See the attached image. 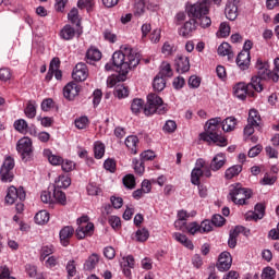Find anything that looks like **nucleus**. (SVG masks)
Instances as JSON below:
<instances>
[{
	"label": "nucleus",
	"instance_id": "obj_1",
	"mask_svg": "<svg viewBox=\"0 0 279 279\" xmlns=\"http://www.w3.org/2000/svg\"><path fill=\"white\" fill-rule=\"evenodd\" d=\"M113 66L118 69V81L125 82L132 69H136L141 63V54L130 46H122L121 50L112 54Z\"/></svg>",
	"mask_w": 279,
	"mask_h": 279
},
{
	"label": "nucleus",
	"instance_id": "obj_2",
	"mask_svg": "<svg viewBox=\"0 0 279 279\" xmlns=\"http://www.w3.org/2000/svg\"><path fill=\"white\" fill-rule=\"evenodd\" d=\"M206 131L201 133V141L206 143H214L218 147H226L228 145V140L221 136V118H211L206 123Z\"/></svg>",
	"mask_w": 279,
	"mask_h": 279
},
{
	"label": "nucleus",
	"instance_id": "obj_3",
	"mask_svg": "<svg viewBox=\"0 0 279 279\" xmlns=\"http://www.w3.org/2000/svg\"><path fill=\"white\" fill-rule=\"evenodd\" d=\"M256 69L257 75L251 78L250 86H252L256 93H263V82L272 80V71L269 70V63L263 62L260 59H257Z\"/></svg>",
	"mask_w": 279,
	"mask_h": 279
},
{
	"label": "nucleus",
	"instance_id": "obj_4",
	"mask_svg": "<svg viewBox=\"0 0 279 279\" xmlns=\"http://www.w3.org/2000/svg\"><path fill=\"white\" fill-rule=\"evenodd\" d=\"M148 106L144 108V114L151 117V114H167V105L162 101V98L156 94H149L147 96Z\"/></svg>",
	"mask_w": 279,
	"mask_h": 279
},
{
	"label": "nucleus",
	"instance_id": "obj_5",
	"mask_svg": "<svg viewBox=\"0 0 279 279\" xmlns=\"http://www.w3.org/2000/svg\"><path fill=\"white\" fill-rule=\"evenodd\" d=\"M229 197L233 204L245 206L247 199L252 197V190L242 187L241 184L238 183L230 190Z\"/></svg>",
	"mask_w": 279,
	"mask_h": 279
},
{
	"label": "nucleus",
	"instance_id": "obj_6",
	"mask_svg": "<svg viewBox=\"0 0 279 279\" xmlns=\"http://www.w3.org/2000/svg\"><path fill=\"white\" fill-rule=\"evenodd\" d=\"M213 178V172H210V168L206 166V161L204 159H197L194 169L191 172V182L194 186H199L201 181L199 178Z\"/></svg>",
	"mask_w": 279,
	"mask_h": 279
},
{
	"label": "nucleus",
	"instance_id": "obj_7",
	"mask_svg": "<svg viewBox=\"0 0 279 279\" xmlns=\"http://www.w3.org/2000/svg\"><path fill=\"white\" fill-rule=\"evenodd\" d=\"M210 0H198L194 4L186 5L185 11L190 19L196 20L202 19L204 14H208L210 12L208 8V2Z\"/></svg>",
	"mask_w": 279,
	"mask_h": 279
},
{
	"label": "nucleus",
	"instance_id": "obj_8",
	"mask_svg": "<svg viewBox=\"0 0 279 279\" xmlns=\"http://www.w3.org/2000/svg\"><path fill=\"white\" fill-rule=\"evenodd\" d=\"M16 149L22 156L24 162H29L34 156V149L32 148V140L28 137L21 138L17 142Z\"/></svg>",
	"mask_w": 279,
	"mask_h": 279
},
{
	"label": "nucleus",
	"instance_id": "obj_9",
	"mask_svg": "<svg viewBox=\"0 0 279 279\" xmlns=\"http://www.w3.org/2000/svg\"><path fill=\"white\" fill-rule=\"evenodd\" d=\"M14 158L8 156L1 168H0V178L2 182H12L14 180Z\"/></svg>",
	"mask_w": 279,
	"mask_h": 279
},
{
	"label": "nucleus",
	"instance_id": "obj_10",
	"mask_svg": "<svg viewBox=\"0 0 279 279\" xmlns=\"http://www.w3.org/2000/svg\"><path fill=\"white\" fill-rule=\"evenodd\" d=\"M26 197L25 189L23 186H20L16 189L14 185L10 186L8 190V194L5 196L7 204H14L17 199L20 202H24Z\"/></svg>",
	"mask_w": 279,
	"mask_h": 279
},
{
	"label": "nucleus",
	"instance_id": "obj_11",
	"mask_svg": "<svg viewBox=\"0 0 279 279\" xmlns=\"http://www.w3.org/2000/svg\"><path fill=\"white\" fill-rule=\"evenodd\" d=\"M82 87L77 83L70 82L63 88V97L69 101H73L80 95Z\"/></svg>",
	"mask_w": 279,
	"mask_h": 279
},
{
	"label": "nucleus",
	"instance_id": "obj_12",
	"mask_svg": "<svg viewBox=\"0 0 279 279\" xmlns=\"http://www.w3.org/2000/svg\"><path fill=\"white\" fill-rule=\"evenodd\" d=\"M174 66L177 73H189V71H191V61L189 57L178 54L174 60Z\"/></svg>",
	"mask_w": 279,
	"mask_h": 279
},
{
	"label": "nucleus",
	"instance_id": "obj_13",
	"mask_svg": "<svg viewBox=\"0 0 279 279\" xmlns=\"http://www.w3.org/2000/svg\"><path fill=\"white\" fill-rule=\"evenodd\" d=\"M72 77L75 82H85L88 77V68L86 63H77L72 72Z\"/></svg>",
	"mask_w": 279,
	"mask_h": 279
},
{
	"label": "nucleus",
	"instance_id": "obj_14",
	"mask_svg": "<svg viewBox=\"0 0 279 279\" xmlns=\"http://www.w3.org/2000/svg\"><path fill=\"white\" fill-rule=\"evenodd\" d=\"M239 0H229L226 9H225V14L226 17L229 21H236V16H239Z\"/></svg>",
	"mask_w": 279,
	"mask_h": 279
},
{
	"label": "nucleus",
	"instance_id": "obj_15",
	"mask_svg": "<svg viewBox=\"0 0 279 279\" xmlns=\"http://www.w3.org/2000/svg\"><path fill=\"white\" fill-rule=\"evenodd\" d=\"M216 267L219 271H228L232 267V255L229 252H222Z\"/></svg>",
	"mask_w": 279,
	"mask_h": 279
},
{
	"label": "nucleus",
	"instance_id": "obj_16",
	"mask_svg": "<svg viewBox=\"0 0 279 279\" xmlns=\"http://www.w3.org/2000/svg\"><path fill=\"white\" fill-rule=\"evenodd\" d=\"M254 88L253 86H250V83L246 85L245 83H238L234 87V95L238 97V99H245L247 95H254V93L250 94V90Z\"/></svg>",
	"mask_w": 279,
	"mask_h": 279
},
{
	"label": "nucleus",
	"instance_id": "obj_17",
	"mask_svg": "<svg viewBox=\"0 0 279 279\" xmlns=\"http://www.w3.org/2000/svg\"><path fill=\"white\" fill-rule=\"evenodd\" d=\"M73 234H75V229H73L71 226H66L61 229L59 236L63 247H68Z\"/></svg>",
	"mask_w": 279,
	"mask_h": 279
},
{
	"label": "nucleus",
	"instance_id": "obj_18",
	"mask_svg": "<svg viewBox=\"0 0 279 279\" xmlns=\"http://www.w3.org/2000/svg\"><path fill=\"white\" fill-rule=\"evenodd\" d=\"M197 29V21L193 20V17L185 22L183 27H181L179 34L180 36H182L183 38H189V36H191V34H193V32H195Z\"/></svg>",
	"mask_w": 279,
	"mask_h": 279
},
{
	"label": "nucleus",
	"instance_id": "obj_19",
	"mask_svg": "<svg viewBox=\"0 0 279 279\" xmlns=\"http://www.w3.org/2000/svg\"><path fill=\"white\" fill-rule=\"evenodd\" d=\"M226 154L220 153L217 154L213 159L210 165L208 166V169L211 171H219L225 165H226Z\"/></svg>",
	"mask_w": 279,
	"mask_h": 279
},
{
	"label": "nucleus",
	"instance_id": "obj_20",
	"mask_svg": "<svg viewBox=\"0 0 279 279\" xmlns=\"http://www.w3.org/2000/svg\"><path fill=\"white\" fill-rule=\"evenodd\" d=\"M235 62L239 69H241V71H247V69H250V62H251L250 52L241 51L238 54Z\"/></svg>",
	"mask_w": 279,
	"mask_h": 279
},
{
	"label": "nucleus",
	"instance_id": "obj_21",
	"mask_svg": "<svg viewBox=\"0 0 279 279\" xmlns=\"http://www.w3.org/2000/svg\"><path fill=\"white\" fill-rule=\"evenodd\" d=\"M265 217V205L258 203L255 205V211L247 214L246 219H254V221H258V219H263Z\"/></svg>",
	"mask_w": 279,
	"mask_h": 279
},
{
	"label": "nucleus",
	"instance_id": "obj_22",
	"mask_svg": "<svg viewBox=\"0 0 279 279\" xmlns=\"http://www.w3.org/2000/svg\"><path fill=\"white\" fill-rule=\"evenodd\" d=\"M99 264V255L97 253H93L84 263L85 271H93Z\"/></svg>",
	"mask_w": 279,
	"mask_h": 279
},
{
	"label": "nucleus",
	"instance_id": "obj_23",
	"mask_svg": "<svg viewBox=\"0 0 279 279\" xmlns=\"http://www.w3.org/2000/svg\"><path fill=\"white\" fill-rule=\"evenodd\" d=\"M60 37L63 40H73V38H75V28H73V26L66 24L65 26H63V28L60 32Z\"/></svg>",
	"mask_w": 279,
	"mask_h": 279
},
{
	"label": "nucleus",
	"instance_id": "obj_24",
	"mask_svg": "<svg viewBox=\"0 0 279 279\" xmlns=\"http://www.w3.org/2000/svg\"><path fill=\"white\" fill-rule=\"evenodd\" d=\"M173 239L178 241V243H181V245H184V247H187V250H193V242L186 238V235L175 232L173 233Z\"/></svg>",
	"mask_w": 279,
	"mask_h": 279
},
{
	"label": "nucleus",
	"instance_id": "obj_25",
	"mask_svg": "<svg viewBox=\"0 0 279 279\" xmlns=\"http://www.w3.org/2000/svg\"><path fill=\"white\" fill-rule=\"evenodd\" d=\"M242 171H243V166L241 165L232 166L226 170L225 178L227 180H232V178H236V175H239V173H241Z\"/></svg>",
	"mask_w": 279,
	"mask_h": 279
},
{
	"label": "nucleus",
	"instance_id": "obj_26",
	"mask_svg": "<svg viewBox=\"0 0 279 279\" xmlns=\"http://www.w3.org/2000/svg\"><path fill=\"white\" fill-rule=\"evenodd\" d=\"M236 128V118L229 117L222 121L223 132H233Z\"/></svg>",
	"mask_w": 279,
	"mask_h": 279
},
{
	"label": "nucleus",
	"instance_id": "obj_27",
	"mask_svg": "<svg viewBox=\"0 0 279 279\" xmlns=\"http://www.w3.org/2000/svg\"><path fill=\"white\" fill-rule=\"evenodd\" d=\"M44 156H46V158H48V161L50 162V165L58 166V165H62V162H63L62 157L51 154L50 149H45Z\"/></svg>",
	"mask_w": 279,
	"mask_h": 279
},
{
	"label": "nucleus",
	"instance_id": "obj_28",
	"mask_svg": "<svg viewBox=\"0 0 279 279\" xmlns=\"http://www.w3.org/2000/svg\"><path fill=\"white\" fill-rule=\"evenodd\" d=\"M35 222L38 226H45V223L49 222V211L40 210L35 215Z\"/></svg>",
	"mask_w": 279,
	"mask_h": 279
},
{
	"label": "nucleus",
	"instance_id": "obj_29",
	"mask_svg": "<svg viewBox=\"0 0 279 279\" xmlns=\"http://www.w3.org/2000/svg\"><path fill=\"white\" fill-rule=\"evenodd\" d=\"M86 58L89 62H98V60H101V51L97 48H89L86 52Z\"/></svg>",
	"mask_w": 279,
	"mask_h": 279
},
{
	"label": "nucleus",
	"instance_id": "obj_30",
	"mask_svg": "<svg viewBox=\"0 0 279 279\" xmlns=\"http://www.w3.org/2000/svg\"><path fill=\"white\" fill-rule=\"evenodd\" d=\"M218 56H228L229 60L231 58H234V54L232 53L230 44L228 43H222L219 47H218Z\"/></svg>",
	"mask_w": 279,
	"mask_h": 279
},
{
	"label": "nucleus",
	"instance_id": "obj_31",
	"mask_svg": "<svg viewBox=\"0 0 279 279\" xmlns=\"http://www.w3.org/2000/svg\"><path fill=\"white\" fill-rule=\"evenodd\" d=\"M125 145L131 149L132 154H137L136 145H138V137L136 135L128 136L125 140Z\"/></svg>",
	"mask_w": 279,
	"mask_h": 279
},
{
	"label": "nucleus",
	"instance_id": "obj_32",
	"mask_svg": "<svg viewBox=\"0 0 279 279\" xmlns=\"http://www.w3.org/2000/svg\"><path fill=\"white\" fill-rule=\"evenodd\" d=\"M167 86V82L165 81V78L160 75H157L155 78H154V82H153V88L154 90H157L158 93L165 90V87Z\"/></svg>",
	"mask_w": 279,
	"mask_h": 279
},
{
	"label": "nucleus",
	"instance_id": "obj_33",
	"mask_svg": "<svg viewBox=\"0 0 279 279\" xmlns=\"http://www.w3.org/2000/svg\"><path fill=\"white\" fill-rule=\"evenodd\" d=\"M147 239H149V230H147V228L138 229L135 232V240L137 241V243H145Z\"/></svg>",
	"mask_w": 279,
	"mask_h": 279
},
{
	"label": "nucleus",
	"instance_id": "obj_34",
	"mask_svg": "<svg viewBox=\"0 0 279 279\" xmlns=\"http://www.w3.org/2000/svg\"><path fill=\"white\" fill-rule=\"evenodd\" d=\"M145 106V100L141 98H135L132 100L131 104V110L133 114H140L141 110H143V107Z\"/></svg>",
	"mask_w": 279,
	"mask_h": 279
},
{
	"label": "nucleus",
	"instance_id": "obj_35",
	"mask_svg": "<svg viewBox=\"0 0 279 279\" xmlns=\"http://www.w3.org/2000/svg\"><path fill=\"white\" fill-rule=\"evenodd\" d=\"M104 154H106V145L101 142H96L94 145V156L97 158V160H100V158H104Z\"/></svg>",
	"mask_w": 279,
	"mask_h": 279
},
{
	"label": "nucleus",
	"instance_id": "obj_36",
	"mask_svg": "<svg viewBox=\"0 0 279 279\" xmlns=\"http://www.w3.org/2000/svg\"><path fill=\"white\" fill-rule=\"evenodd\" d=\"M69 21L73 24L76 25V27H80L81 22H80V11L77 8H73L69 14H68Z\"/></svg>",
	"mask_w": 279,
	"mask_h": 279
},
{
	"label": "nucleus",
	"instance_id": "obj_37",
	"mask_svg": "<svg viewBox=\"0 0 279 279\" xmlns=\"http://www.w3.org/2000/svg\"><path fill=\"white\" fill-rule=\"evenodd\" d=\"M53 197L57 204H60L61 206H66V194H64V192L54 187Z\"/></svg>",
	"mask_w": 279,
	"mask_h": 279
},
{
	"label": "nucleus",
	"instance_id": "obj_38",
	"mask_svg": "<svg viewBox=\"0 0 279 279\" xmlns=\"http://www.w3.org/2000/svg\"><path fill=\"white\" fill-rule=\"evenodd\" d=\"M122 182L125 186V189H129L132 191L133 189H136V179L134 178L133 174H126L123 179Z\"/></svg>",
	"mask_w": 279,
	"mask_h": 279
},
{
	"label": "nucleus",
	"instance_id": "obj_39",
	"mask_svg": "<svg viewBox=\"0 0 279 279\" xmlns=\"http://www.w3.org/2000/svg\"><path fill=\"white\" fill-rule=\"evenodd\" d=\"M114 95L118 99H123L124 97H128V95H130V90L128 89V87H125V85L119 84L116 86Z\"/></svg>",
	"mask_w": 279,
	"mask_h": 279
},
{
	"label": "nucleus",
	"instance_id": "obj_40",
	"mask_svg": "<svg viewBox=\"0 0 279 279\" xmlns=\"http://www.w3.org/2000/svg\"><path fill=\"white\" fill-rule=\"evenodd\" d=\"M27 128H29V125L24 119L16 120L14 122V129L21 134H27Z\"/></svg>",
	"mask_w": 279,
	"mask_h": 279
},
{
	"label": "nucleus",
	"instance_id": "obj_41",
	"mask_svg": "<svg viewBox=\"0 0 279 279\" xmlns=\"http://www.w3.org/2000/svg\"><path fill=\"white\" fill-rule=\"evenodd\" d=\"M175 51H178V48L169 41H166L161 48V53H163V56H173Z\"/></svg>",
	"mask_w": 279,
	"mask_h": 279
},
{
	"label": "nucleus",
	"instance_id": "obj_42",
	"mask_svg": "<svg viewBox=\"0 0 279 279\" xmlns=\"http://www.w3.org/2000/svg\"><path fill=\"white\" fill-rule=\"evenodd\" d=\"M160 77H173V70H171V64L163 62L161 64V70L159 72Z\"/></svg>",
	"mask_w": 279,
	"mask_h": 279
},
{
	"label": "nucleus",
	"instance_id": "obj_43",
	"mask_svg": "<svg viewBox=\"0 0 279 279\" xmlns=\"http://www.w3.org/2000/svg\"><path fill=\"white\" fill-rule=\"evenodd\" d=\"M259 121H260V114H258L256 109H251L248 112L247 123L259 125L258 123Z\"/></svg>",
	"mask_w": 279,
	"mask_h": 279
},
{
	"label": "nucleus",
	"instance_id": "obj_44",
	"mask_svg": "<svg viewBox=\"0 0 279 279\" xmlns=\"http://www.w3.org/2000/svg\"><path fill=\"white\" fill-rule=\"evenodd\" d=\"M145 13V0H135L134 14L141 16Z\"/></svg>",
	"mask_w": 279,
	"mask_h": 279
},
{
	"label": "nucleus",
	"instance_id": "obj_45",
	"mask_svg": "<svg viewBox=\"0 0 279 279\" xmlns=\"http://www.w3.org/2000/svg\"><path fill=\"white\" fill-rule=\"evenodd\" d=\"M196 21H198V25L206 29V27H210L213 25V20L208 16V14H204L203 16L198 17Z\"/></svg>",
	"mask_w": 279,
	"mask_h": 279
},
{
	"label": "nucleus",
	"instance_id": "obj_46",
	"mask_svg": "<svg viewBox=\"0 0 279 279\" xmlns=\"http://www.w3.org/2000/svg\"><path fill=\"white\" fill-rule=\"evenodd\" d=\"M25 116L27 117V119H34L36 117V105H34V102L29 101L27 104V107L24 110Z\"/></svg>",
	"mask_w": 279,
	"mask_h": 279
},
{
	"label": "nucleus",
	"instance_id": "obj_47",
	"mask_svg": "<svg viewBox=\"0 0 279 279\" xmlns=\"http://www.w3.org/2000/svg\"><path fill=\"white\" fill-rule=\"evenodd\" d=\"M178 130V124L173 120L166 121L163 125V132H167L168 134H173Z\"/></svg>",
	"mask_w": 279,
	"mask_h": 279
},
{
	"label": "nucleus",
	"instance_id": "obj_48",
	"mask_svg": "<svg viewBox=\"0 0 279 279\" xmlns=\"http://www.w3.org/2000/svg\"><path fill=\"white\" fill-rule=\"evenodd\" d=\"M236 239H239V233H236L234 229L230 230L228 245L231 250H234V247H236Z\"/></svg>",
	"mask_w": 279,
	"mask_h": 279
},
{
	"label": "nucleus",
	"instance_id": "obj_49",
	"mask_svg": "<svg viewBox=\"0 0 279 279\" xmlns=\"http://www.w3.org/2000/svg\"><path fill=\"white\" fill-rule=\"evenodd\" d=\"M58 189H69L71 186V178L69 177H59L57 181Z\"/></svg>",
	"mask_w": 279,
	"mask_h": 279
},
{
	"label": "nucleus",
	"instance_id": "obj_50",
	"mask_svg": "<svg viewBox=\"0 0 279 279\" xmlns=\"http://www.w3.org/2000/svg\"><path fill=\"white\" fill-rule=\"evenodd\" d=\"M104 168L106 171H110V173H114L117 171V161L114 159H106L104 162Z\"/></svg>",
	"mask_w": 279,
	"mask_h": 279
},
{
	"label": "nucleus",
	"instance_id": "obj_51",
	"mask_svg": "<svg viewBox=\"0 0 279 279\" xmlns=\"http://www.w3.org/2000/svg\"><path fill=\"white\" fill-rule=\"evenodd\" d=\"M219 35L221 38H228L230 36V24L222 22L219 27Z\"/></svg>",
	"mask_w": 279,
	"mask_h": 279
},
{
	"label": "nucleus",
	"instance_id": "obj_52",
	"mask_svg": "<svg viewBox=\"0 0 279 279\" xmlns=\"http://www.w3.org/2000/svg\"><path fill=\"white\" fill-rule=\"evenodd\" d=\"M226 223V218L223 216L216 214L211 218V225L216 226V228H221Z\"/></svg>",
	"mask_w": 279,
	"mask_h": 279
},
{
	"label": "nucleus",
	"instance_id": "obj_53",
	"mask_svg": "<svg viewBox=\"0 0 279 279\" xmlns=\"http://www.w3.org/2000/svg\"><path fill=\"white\" fill-rule=\"evenodd\" d=\"M133 165H134V171L135 173H138V175H143L145 173V166L144 161H140L138 159H133Z\"/></svg>",
	"mask_w": 279,
	"mask_h": 279
},
{
	"label": "nucleus",
	"instance_id": "obj_54",
	"mask_svg": "<svg viewBox=\"0 0 279 279\" xmlns=\"http://www.w3.org/2000/svg\"><path fill=\"white\" fill-rule=\"evenodd\" d=\"M262 278L264 279H276V270L271 267L264 268L262 272Z\"/></svg>",
	"mask_w": 279,
	"mask_h": 279
},
{
	"label": "nucleus",
	"instance_id": "obj_55",
	"mask_svg": "<svg viewBox=\"0 0 279 279\" xmlns=\"http://www.w3.org/2000/svg\"><path fill=\"white\" fill-rule=\"evenodd\" d=\"M104 256L105 258H108V260H112L114 256H117V251H114V247L107 246L104 248Z\"/></svg>",
	"mask_w": 279,
	"mask_h": 279
},
{
	"label": "nucleus",
	"instance_id": "obj_56",
	"mask_svg": "<svg viewBox=\"0 0 279 279\" xmlns=\"http://www.w3.org/2000/svg\"><path fill=\"white\" fill-rule=\"evenodd\" d=\"M61 165H62V171H64L65 173H69L73 171V169H75V162L71 160L62 161Z\"/></svg>",
	"mask_w": 279,
	"mask_h": 279
},
{
	"label": "nucleus",
	"instance_id": "obj_57",
	"mask_svg": "<svg viewBox=\"0 0 279 279\" xmlns=\"http://www.w3.org/2000/svg\"><path fill=\"white\" fill-rule=\"evenodd\" d=\"M86 125H88L87 117H81L80 119L75 120V128H77V130H85Z\"/></svg>",
	"mask_w": 279,
	"mask_h": 279
},
{
	"label": "nucleus",
	"instance_id": "obj_58",
	"mask_svg": "<svg viewBox=\"0 0 279 279\" xmlns=\"http://www.w3.org/2000/svg\"><path fill=\"white\" fill-rule=\"evenodd\" d=\"M12 77V72H10V69L2 68L0 69V80L1 82H8Z\"/></svg>",
	"mask_w": 279,
	"mask_h": 279
},
{
	"label": "nucleus",
	"instance_id": "obj_59",
	"mask_svg": "<svg viewBox=\"0 0 279 279\" xmlns=\"http://www.w3.org/2000/svg\"><path fill=\"white\" fill-rule=\"evenodd\" d=\"M199 84H202V78L197 77L196 75H192L189 78L190 88H199Z\"/></svg>",
	"mask_w": 279,
	"mask_h": 279
},
{
	"label": "nucleus",
	"instance_id": "obj_60",
	"mask_svg": "<svg viewBox=\"0 0 279 279\" xmlns=\"http://www.w3.org/2000/svg\"><path fill=\"white\" fill-rule=\"evenodd\" d=\"M156 158V153L153 150H145L141 154V160L145 162L146 160H154Z\"/></svg>",
	"mask_w": 279,
	"mask_h": 279
},
{
	"label": "nucleus",
	"instance_id": "obj_61",
	"mask_svg": "<svg viewBox=\"0 0 279 279\" xmlns=\"http://www.w3.org/2000/svg\"><path fill=\"white\" fill-rule=\"evenodd\" d=\"M199 228L201 232H213V222L210 220H204L202 221Z\"/></svg>",
	"mask_w": 279,
	"mask_h": 279
},
{
	"label": "nucleus",
	"instance_id": "obj_62",
	"mask_svg": "<svg viewBox=\"0 0 279 279\" xmlns=\"http://www.w3.org/2000/svg\"><path fill=\"white\" fill-rule=\"evenodd\" d=\"M87 193L88 195H99V193H101V189H99L95 183H89L87 185Z\"/></svg>",
	"mask_w": 279,
	"mask_h": 279
},
{
	"label": "nucleus",
	"instance_id": "obj_63",
	"mask_svg": "<svg viewBox=\"0 0 279 279\" xmlns=\"http://www.w3.org/2000/svg\"><path fill=\"white\" fill-rule=\"evenodd\" d=\"M122 265L123 267H129L130 269H134V256L128 255L126 257H123Z\"/></svg>",
	"mask_w": 279,
	"mask_h": 279
},
{
	"label": "nucleus",
	"instance_id": "obj_64",
	"mask_svg": "<svg viewBox=\"0 0 279 279\" xmlns=\"http://www.w3.org/2000/svg\"><path fill=\"white\" fill-rule=\"evenodd\" d=\"M51 254H53V246H44L41 248V256H40V260H45V258L47 256H51Z\"/></svg>",
	"mask_w": 279,
	"mask_h": 279
}]
</instances>
